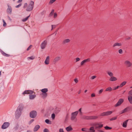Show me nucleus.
<instances>
[{"instance_id": "1", "label": "nucleus", "mask_w": 132, "mask_h": 132, "mask_svg": "<svg viewBox=\"0 0 132 132\" xmlns=\"http://www.w3.org/2000/svg\"><path fill=\"white\" fill-rule=\"evenodd\" d=\"M34 2L32 1H31L30 4L28 6L27 3H25L24 4L23 7L24 8H26V10L28 11H30L32 10L34 7Z\"/></svg>"}, {"instance_id": "2", "label": "nucleus", "mask_w": 132, "mask_h": 132, "mask_svg": "<svg viewBox=\"0 0 132 132\" xmlns=\"http://www.w3.org/2000/svg\"><path fill=\"white\" fill-rule=\"evenodd\" d=\"M21 108H19L18 109L16 112V118L18 119L20 117L21 113Z\"/></svg>"}, {"instance_id": "3", "label": "nucleus", "mask_w": 132, "mask_h": 132, "mask_svg": "<svg viewBox=\"0 0 132 132\" xmlns=\"http://www.w3.org/2000/svg\"><path fill=\"white\" fill-rule=\"evenodd\" d=\"M93 125L95 126V129H100L103 127L102 124L100 123H95L93 124Z\"/></svg>"}, {"instance_id": "4", "label": "nucleus", "mask_w": 132, "mask_h": 132, "mask_svg": "<svg viewBox=\"0 0 132 132\" xmlns=\"http://www.w3.org/2000/svg\"><path fill=\"white\" fill-rule=\"evenodd\" d=\"M97 117L96 116H86L84 117V119H93L97 118Z\"/></svg>"}, {"instance_id": "5", "label": "nucleus", "mask_w": 132, "mask_h": 132, "mask_svg": "<svg viewBox=\"0 0 132 132\" xmlns=\"http://www.w3.org/2000/svg\"><path fill=\"white\" fill-rule=\"evenodd\" d=\"M114 111V110L113 111H108L106 112H103L101 113V116H106L110 115L112 114V113Z\"/></svg>"}, {"instance_id": "6", "label": "nucleus", "mask_w": 132, "mask_h": 132, "mask_svg": "<svg viewBox=\"0 0 132 132\" xmlns=\"http://www.w3.org/2000/svg\"><path fill=\"white\" fill-rule=\"evenodd\" d=\"M30 116L32 118L35 117L37 115L36 112L34 111H32L30 113Z\"/></svg>"}, {"instance_id": "7", "label": "nucleus", "mask_w": 132, "mask_h": 132, "mask_svg": "<svg viewBox=\"0 0 132 132\" xmlns=\"http://www.w3.org/2000/svg\"><path fill=\"white\" fill-rule=\"evenodd\" d=\"M78 111H76L72 113V116L71 118V120H73L74 119L78 114Z\"/></svg>"}, {"instance_id": "8", "label": "nucleus", "mask_w": 132, "mask_h": 132, "mask_svg": "<svg viewBox=\"0 0 132 132\" xmlns=\"http://www.w3.org/2000/svg\"><path fill=\"white\" fill-rule=\"evenodd\" d=\"M124 101V100L122 99H120L117 103L115 104V107H117L120 106L122 103Z\"/></svg>"}, {"instance_id": "9", "label": "nucleus", "mask_w": 132, "mask_h": 132, "mask_svg": "<svg viewBox=\"0 0 132 132\" xmlns=\"http://www.w3.org/2000/svg\"><path fill=\"white\" fill-rule=\"evenodd\" d=\"M9 123L8 122H5L2 125V129H5L8 127L9 125Z\"/></svg>"}, {"instance_id": "10", "label": "nucleus", "mask_w": 132, "mask_h": 132, "mask_svg": "<svg viewBox=\"0 0 132 132\" xmlns=\"http://www.w3.org/2000/svg\"><path fill=\"white\" fill-rule=\"evenodd\" d=\"M125 65L127 67H129L131 66L132 65V63L128 61H126L125 62Z\"/></svg>"}, {"instance_id": "11", "label": "nucleus", "mask_w": 132, "mask_h": 132, "mask_svg": "<svg viewBox=\"0 0 132 132\" xmlns=\"http://www.w3.org/2000/svg\"><path fill=\"white\" fill-rule=\"evenodd\" d=\"M47 42L46 40H45L42 43L41 45V47L42 49H43L45 48L47 44Z\"/></svg>"}, {"instance_id": "12", "label": "nucleus", "mask_w": 132, "mask_h": 132, "mask_svg": "<svg viewBox=\"0 0 132 132\" xmlns=\"http://www.w3.org/2000/svg\"><path fill=\"white\" fill-rule=\"evenodd\" d=\"M130 110V108L129 107H127L125 108L124 110H123L121 111L120 114H122L123 113L127 112L129 111Z\"/></svg>"}, {"instance_id": "13", "label": "nucleus", "mask_w": 132, "mask_h": 132, "mask_svg": "<svg viewBox=\"0 0 132 132\" xmlns=\"http://www.w3.org/2000/svg\"><path fill=\"white\" fill-rule=\"evenodd\" d=\"M8 8H7V12L9 14H11L12 11V9L11 6L8 5Z\"/></svg>"}, {"instance_id": "14", "label": "nucleus", "mask_w": 132, "mask_h": 132, "mask_svg": "<svg viewBox=\"0 0 132 132\" xmlns=\"http://www.w3.org/2000/svg\"><path fill=\"white\" fill-rule=\"evenodd\" d=\"M33 92L32 91L30 90H26L23 93V94L24 95V94H31Z\"/></svg>"}, {"instance_id": "15", "label": "nucleus", "mask_w": 132, "mask_h": 132, "mask_svg": "<svg viewBox=\"0 0 132 132\" xmlns=\"http://www.w3.org/2000/svg\"><path fill=\"white\" fill-rule=\"evenodd\" d=\"M49 60H50V57L49 56H48L45 61V63L46 64H48L49 63Z\"/></svg>"}, {"instance_id": "16", "label": "nucleus", "mask_w": 132, "mask_h": 132, "mask_svg": "<svg viewBox=\"0 0 132 132\" xmlns=\"http://www.w3.org/2000/svg\"><path fill=\"white\" fill-rule=\"evenodd\" d=\"M90 61V59H86L85 60H83L82 61L81 63V65H83L84 63H85L87 62H89Z\"/></svg>"}, {"instance_id": "17", "label": "nucleus", "mask_w": 132, "mask_h": 132, "mask_svg": "<svg viewBox=\"0 0 132 132\" xmlns=\"http://www.w3.org/2000/svg\"><path fill=\"white\" fill-rule=\"evenodd\" d=\"M128 120H127L124 122L122 124V126L124 128H126L127 127V123L128 122Z\"/></svg>"}, {"instance_id": "18", "label": "nucleus", "mask_w": 132, "mask_h": 132, "mask_svg": "<svg viewBox=\"0 0 132 132\" xmlns=\"http://www.w3.org/2000/svg\"><path fill=\"white\" fill-rule=\"evenodd\" d=\"M39 128L40 126L39 125H36L34 129V131H37L38 130V129Z\"/></svg>"}, {"instance_id": "19", "label": "nucleus", "mask_w": 132, "mask_h": 132, "mask_svg": "<svg viewBox=\"0 0 132 132\" xmlns=\"http://www.w3.org/2000/svg\"><path fill=\"white\" fill-rule=\"evenodd\" d=\"M117 78L114 77H111L110 79V80L112 81H116L117 80Z\"/></svg>"}, {"instance_id": "20", "label": "nucleus", "mask_w": 132, "mask_h": 132, "mask_svg": "<svg viewBox=\"0 0 132 132\" xmlns=\"http://www.w3.org/2000/svg\"><path fill=\"white\" fill-rule=\"evenodd\" d=\"M70 42V40L69 39H67L64 40L63 42L62 43L64 44L66 43L69 42Z\"/></svg>"}, {"instance_id": "21", "label": "nucleus", "mask_w": 132, "mask_h": 132, "mask_svg": "<svg viewBox=\"0 0 132 132\" xmlns=\"http://www.w3.org/2000/svg\"><path fill=\"white\" fill-rule=\"evenodd\" d=\"M128 100L131 104H132V97L129 96H128Z\"/></svg>"}, {"instance_id": "22", "label": "nucleus", "mask_w": 132, "mask_h": 132, "mask_svg": "<svg viewBox=\"0 0 132 132\" xmlns=\"http://www.w3.org/2000/svg\"><path fill=\"white\" fill-rule=\"evenodd\" d=\"M30 15H29V16H27L26 18H23L22 20V21L23 22H25L26 21H27L29 18L30 17Z\"/></svg>"}, {"instance_id": "23", "label": "nucleus", "mask_w": 132, "mask_h": 132, "mask_svg": "<svg viewBox=\"0 0 132 132\" xmlns=\"http://www.w3.org/2000/svg\"><path fill=\"white\" fill-rule=\"evenodd\" d=\"M30 99H34L36 97V95H33L32 94H30Z\"/></svg>"}, {"instance_id": "24", "label": "nucleus", "mask_w": 132, "mask_h": 132, "mask_svg": "<svg viewBox=\"0 0 132 132\" xmlns=\"http://www.w3.org/2000/svg\"><path fill=\"white\" fill-rule=\"evenodd\" d=\"M48 89L47 88H44L41 90V92L43 93H46L48 91Z\"/></svg>"}, {"instance_id": "25", "label": "nucleus", "mask_w": 132, "mask_h": 132, "mask_svg": "<svg viewBox=\"0 0 132 132\" xmlns=\"http://www.w3.org/2000/svg\"><path fill=\"white\" fill-rule=\"evenodd\" d=\"M90 132H94L95 131L94 127H91L89 129Z\"/></svg>"}, {"instance_id": "26", "label": "nucleus", "mask_w": 132, "mask_h": 132, "mask_svg": "<svg viewBox=\"0 0 132 132\" xmlns=\"http://www.w3.org/2000/svg\"><path fill=\"white\" fill-rule=\"evenodd\" d=\"M121 44L120 43H115L113 46V47H114L115 46H121Z\"/></svg>"}, {"instance_id": "27", "label": "nucleus", "mask_w": 132, "mask_h": 132, "mask_svg": "<svg viewBox=\"0 0 132 132\" xmlns=\"http://www.w3.org/2000/svg\"><path fill=\"white\" fill-rule=\"evenodd\" d=\"M112 90V88L110 87H109L107 88L106 89L105 91H111Z\"/></svg>"}, {"instance_id": "28", "label": "nucleus", "mask_w": 132, "mask_h": 132, "mask_svg": "<svg viewBox=\"0 0 132 132\" xmlns=\"http://www.w3.org/2000/svg\"><path fill=\"white\" fill-rule=\"evenodd\" d=\"M126 83V81H123L121 83V84L120 85V87H122L124 85H125Z\"/></svg>"}, {"instance_id": "29", "label": "nucleus", "mask_w": 132, "mask_h": 132, "mask_svg": "<svg viewBox=\"0 0 132 132\" xmlns=\"http://www.w3.org/2000/svg\"><path fill=\"white\" fill-rule=\"evenodd\" d=\"M66 130L68 131H70L72 130V128L70 127H68L66 128Z\"/></svg>"}, {"instance_id": "30", "label": "nucleus", "mask_w": 132, "mask_h": 132, "mask_svg": "<svg viewBox=\"0 0 132 132\" xmlns=\"http://www.w3.org/2000/svg\"><path fill=\"white\" fill-rule=\"evenodd\" d=\"M60 57H57L55 58L54 60V61L55 62L58 61L60 59Z\"/></svg>"}, {"instance_id": "31", "label": "nucleus", "mask_w": 132, "mask_h": 132, "mask_svg": "<svg viewBox=\"0 0 132 132\" xmlns=\"http://www.w3.org/2000/svg\"><path fill=\"white\" fill-rule=\"evenodd\" d=\"M108 74L111 77H112L113 75V73L110 72L108 71L107 72Z\"/></svg>"}, {"instance_id": "32", "label": "nucleus", "mask_w": 132, "mask_h": 132, "mask_svg": "<svg viewBox=\"0 0 132 132\" xmlns=\"http://www.w3.org/2000/svg\"><path fill=\"white\" fill-rule=\"evenodd\" d=\"M81 130L82 131H85L86 132H89V131H88V130L86 128H82Z\"/></svg>"}, {"instance_id": "33", "label": "nucleus", "mask_w": 132, "mask_h": 132, "mask_svg": "<svg viewBox=\"0 0 132 132\" xmlns=\"http://www.w3.org/2000/svg\"><path fill=\"white\" fill-rule=\"evenodd\" d=\"M105 129L106 130H109V129H112V128L111 127H109L107 126H106L104 127Z\"/></svg>"}, {"instance_id": "34", "label": "nucleus", "mask_w": 132, "mask_h": 132, "mask_svg": "<svg viewBox=\"0 0 132 132\" xmlns=\"http://www.w3.org/2000/svg\"><path fill=\"white\" fill-rule=\"evenodd\" d=\"M34 58H35V57L33 56H31L30 57H28V59L29 60V59L33 60V59H34Z\"/></svg>"}, {"instance_id": "35", "label": "nucleus", "mask_w": 132, "mask_h": 132, "mask_svg": "<svg viewBox=\"0 0 132 132\" xmlns=\"http://www.w3.org/2000/svg\"><path fill=\"white\" fill-rule=\"evenodd\" d=\"M117 117H113L110 119V121H112L116 120L117 119Z\"/></svg>"}, {"instance_id": "36", "label": "nucleus", "mask_w": 132, "mask_h": 132, "mask_svg": "<svg viewBox=\"0 0 132 132\" xmlns=\"http://www.w3.org/2000/svg\"><path fill=\"white\" fill-rule=\"evenodd\" d=\"M45 122H46L48 124H50L51 123H50V120L48 119H47L45 120Z\"/></svg>"}, {"instance_id": "37", "label": "nucleus", "mask_w": 132, "mask_h": 132, "mask_svg": "<svg viewBox=\"0 0 132 132\" xmlns=\"http://www.w3.org/2000/svg\"><path fill=\"white\" fill-rule=\"evenodd\" d=\"M3 26L4 27H5L6 26V23L5 22V21L4 20H3Z\"/></svg>"}, {"instance_id": "38", "label": "nucleus", "mask_w": 132, "mask_h": 132, "mask_svg": "<svg viewBox=\"0 0 132 132\" xmlns=\"http://www.w3.org/2000/svg\"><path fill=\"white\" fill-rule=\"evenodd\" d=\"M42 95H43V97L44 98H45L47 96V94L46 93H43L42 94Z\"/></svg>"}, {"instance_id": "39", "label": "nucleus", "mask_w": 132, "mask_h": 132, "mask_svg": "<svg viewBox=\"0 0 132 132\" xmlns=\"http://www.w3.org/2000/svg\"><path fill=\"white\" fill-rule=\"evenodd\" d=\"M54 12V10L53 9L52 10V11L50 13V15H52L53 14Z\"/></svg>"}, {"instance_id": "40", "label": "nucleus", "mask_w": 132, "mask_h": 132, "mask_svg": "<svg viewBox=\"0 0 132 132\" xmlns=\"http://www.w3.org/2000/svg\"><path fill=\"white\" fill-rule=\"evenodd\" d=\"M32 46L31 45H30L29 47L27 49V51H29L32 48Z\"/></svg>"}, {"instance_id": "41", "label": "nucleus", "mask_w": 132, "mask_h": 132, "mask_svg": "<svg viewBox=\"0 0 132 132\" xmlns=\"http://www.w3.org/2000/svg\"><path fill=\"white\" fill-rule=\"evenodd\" d=\"M56 0H51L49 2V3L51 4L54 2Z\"/></svg>"}, {"instance_id": "42", "label": "nucleus", "mask_w": 132, "mask_h": 132, "mask_svg": "<svg viewBox=\"0 0 132 132\" xmlns=\"http://www.w3.org/2000/svg\"><path fill=\"white\" fill-rule=\"evenodd\" d=\"M55 115L54 113H53L52 115V118L53 119H54L55 118Z\"/></svg>"}, {"instance_id": "43", "label": "nucleus", "mask_w": 132, "mask_h": 132, "mask_svg": "<svg viewBox=\"0 0 132 132\" xmlns=\"http://www.w3.org/2000/svg\"><path fill=\"white\" fill-rule=\"evenodd\" d=\"M21 5V3L19 4V5L16 6L15 7L16 8H18L20 7Z\"/></svg>"}, {"instance_id": "44", "label": "nucleus", "mask_w": 132, "mask_h": 132, "mask_svg": "<svg viewBox=\"0 0 132 132\" xmlns=\"http://www.w3.org/2000/svg\"><path fill=\"white\" fill-rule=\"evenodd\" d=\"M57 16V14L56 13H55L54 14V18H56Z\"/></svg>"}, {"instance_id": "45", "label": "nucleus", "mask_w": 132, "mask_h": 132, "mask_svg": "<svg viewBox=\"0 0 132 132\" xmlns=\"http://www.w3.org/2000/svg\"><path fill=\"white\" fill-rule=\"evenodd\" d=\"M74 81H75L76 83H77L78 82V80L77 78H76L75 79H74Z\"/></svg>"}, {"instance_id": "46", "label": "nucleus", "mask_w": 132, "mask_h": 132, "mask_svg": "<svg viewBox=\"0 0 132 132\" xmlns=\"http://www.w3.org/2000/svg\"><path fill=\"white\" fill-rule=\"evenodd\" d=\"M96 76H93L92 77L91 79H94V78H96Z\"/></svg>"}, {"instance_id": "47", "label": "nucleus", "mask_w": 132, "mask_h": 132, "mask_svg": "<svg viewBox=\"0 0 132 132\" xmlns=\"http://www.w3.org/2000/svg\"><path fill=\"white\" fill-rule=\"evenodd\" d=\"M3 54L5 56H9V55H8L7 54H6L5 53H3Z\"/></svg>"}, {"instance_id": "48", "label": "nucleus", "mask_w": 132, "mask_h": 132, "mask_svg": "<svg viewBox=\"0 0 132 132\" xmlns=\"http://www.w3.org/2000/svg\"><path fill=\"white\" fill-rule=\"evenodd\" d=\"M44 132H48V130L47 129H45L44 131Z\"/></svg>"}, {"instance_id": "49", "label": "nucleus", "mask_w": 132, "mask_h": 132, "mask_svg": "<svg viewBox=\"0 0 132 132\" xmlns=\"http://www.w3.org/2000/svg\"><path fill=\"white\" fill-rule=\"evenodd\" d=\"M128 94L129 95H132V90L129 92Z\"/></svg>"}, {"instance_id": "50", "label": "nucleus", "mask_w": 132, "mask_h": 132, "mask_svg": "<svg viewBox=\"0 0 132 132\" xmlns=\"http://www.w3.org/2000/svg\"><path fill=\"white\" fill-rule=\"evenodd\" d=\"M76 62H77L79 61L80 60V59L78 57H77L76 59Z\"/></svg>"}, {"instance_id": "51", "label": "nucleus", "mask_w": 132, "mask_h": 132, "mask_svg": "<svg viewBox=\"0 0 132 132\" xmlns=\"http://www.w3.org/2000/svg\"><path fill=\"white\" fill-rule=\"evenodd\" d=\"M103 89H101L100 91H99V93L101 94V93L103 91Z\"/></svg>"}, {"instance_id": "52", "label": "nucleus", "mask_w": 132, "mask_h": 132, "mask_svg": "<svg viewBox=\"0 0 132 132\" xmlns=\"http://www.w3.org/2000/svg\"><path fill=\"white\" fill-rule=\"evenodd\" d=\"M122 52V50L121 49H120L119 50V52L120 53H121Z\"/></svg>"}, {"instance_id": "53", "label": "nucleus", "mask_w": 132, "mask_h": 132, "mask_svg": "<svg viewBox=\"0 0 132 132\" xmlns=\"http://www.w3.org/2000/svg\"><path fill=\"white\" fill-rule=\"evenodd\" d=\"M120 87V86H118L116 87H115L114 89H113L114 90H115L116 89H118L119 87Z\"/></svg>"}, {"instance_id": "54", "label": "nucleus", "mask_w": 132, "mask_h": 132, "mask_svg": "<svg viewBox=\"0 0 132 132\" xmlns=\"http://www.w3.org/2000/svg\"><path fill=\"white\" fill-rule=\"evenodd\" d=\"M91 97H95V95L94 93H93L91 94Z\"/></svg>"}, {"instance_id": "55", "label": "nucleus", "mask_w": 132, "mask_h": 132, "mask_svg": "<svg viewBox=\"0 0 132 132\" xmlns=\"http://www.w3.org/2000/svg\"><path fill=\"white\" fill-rule=\"evenodd\" d=\"M59 132H64L63 129H60L59 130Z\"/></svg>"}, {"instance_id": "56", "label": "nucleus", "mask_w": 132, "mask_h": 132, "mask_svg": "<svg viewBox=\"0 0 132 132\" xmlns=\"http://www.w3.org/2000/svg\"><path fill=\"white\" fill-rule=\"evenodd\" d=\"M22 0H19L17 2L18 3H19L21 2L22 1Z\"/></svg>"}, {"instance_id": "57", "label": "nucleus", "mask_w": 132, "mask_h": 132, "mask_svg": "<svg viewBox=\"0 0 132 132\" xmlns=\"http://www.w3.org/2000/svg\"><path fill=\"white\" fill-rule=\"evenodd\" d=\"M45 13V11H44L42 12H41V14L42 15H43V14Z\"/></svg>"}, {"instance_id": "58", "label": "nucleus", "mask_w": 132, "mask_h": 132, "mask_svg": "<svg viewBox=\"0 0 132 132\" xmlns=\"http://www.w3.org/2000/svg\"><path fill=\"white\" fill-rule=\"evenodd\" d=\"M81 108H80V109L79 110V111L80 112V113H81Z\"/></svg>"}, {"instance_id": "59", "label": "nucleus", "mask_w": 132, "mask_h": 132, "mask_svg": "<svg viewBox=\"0 0 132 132\" xmlns=\"http://www.w3.org/2000/svg\"><path fill=\"white\" fill-rule=\"evenodd\" d=\"M81 90H80L78 92V93L79 94L81 92Z\"/></svg>"}, {"instance_id": "60", "label": "nucleus", "mask_w": 132, "mask_h": 132, "mask_svg": "<svg viewBox=\"0 0 132 132\" xmlns=\"http://www.w3.org/2000/svg\"><path fill=\"white\" fill-rule=\"evenodd\" d=\"M34 121V120L32 119V120L31 121V122H32Z\"/></svg>"}, {"instance_id": "61", "label": "nucleus", "mask_w": 132, "mask_h": 132, "mask_svg": "<svg viewBox=\"0 0 132 132\" xmlns=\"http://www.w3.org/2000/svg\"><path fill=\"white\" fill-rule=\"evenodd\" d=\"M87 91V90H85V92L86 93Z\"/></svg>"}, {"instance_id": "62", "label": "nucleus", "mask_w": 132, "mask_h": 132, "mask_svg": "<svg viewBox=\"0 0 132 132\" xmlns=\"http://www.w3.org/2000/svg\"><path fill=\"white\" fill-rule=\"evenodd\" d=\"M1 71H0V76H1Z\"/></svg>"}, {"instance_id": "63", "label": "nucleus", "mask_w": 132, "mask_h": 132, "mask_svg": "<svg viewBox=\"0 0 132 132\" xmlns=\"http://www.w3.org/2000/svg\"><path fill=\"white\" fill-rule=\"evenodd\" d=\"M13 1H15V0H13Z\"/></svg>"}, {"instance_id": "64", "label": "nucleus", "mask_w": 132, "mask_h": 132, "mask_svg": "<svg viewBox=\"0 0 132 132\" xmlns=\"http://www.w3.org/2000/svg\"><path fill=\"white\" fill-rule=\"evenodd\" d=\"M130 39V37H129L128 39Z\"/></svg>"}]
</instances>
